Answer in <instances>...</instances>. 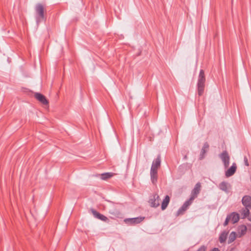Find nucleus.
Instances as JSON below:
<instances>
[{
  "instance_id": "obj_1",
  "label": "nucleus",
  "mask_w": 251,
  "mask_h": 251,
  "mask_svg": "<svg viewBox=\"0 0 251 251\" xmlns=\"http://www.w3.org/2000/svg\"><path fill=\"white\" fill-rule=\"evenodd\" d=\"M46 10L45 8V6L42 3H38L35 5V18L37 25L42 22L46 21L47 17L46 16Z\"/></svg>"
},
{
  "instance_id": "obj_2",
  "label": "nucleus",
  "mask_w": 251,
  "mask_h": 251,
  "mask_svg": "<svg viewBox=\"0 0 251 251\" xmlns=\"http://www.w3.org/2000/svg\"><path fill=\"white\" fill-rule=\"evenodd\" d=\"M205 80L204 72L201 69L200 71L197 83L198 94L200 96L203 94Z\"/></svg>"
},
{
  "instance_id": "obj_3",
  "label": "nucleus",
  "mask_w": 251,
  "mask_h": 251,
  "mask_svg": "<svg viewBox=\"0 0 251 251\" xmlns=\"http://www.w3.org/2000/svg\"><path fill=\"white\" fill-rule=\"evenodd\" d=\"M159 196L157 194H154L150 196L149 202L152 207L156 208L160 205Z\"/></svg>"
},
{
  "instance_id": "obj_4",
  "label": "nucleus",
  "mask_w": 251,
  "mask_h": 251,
  "mask_svg": "<svg viewBox=\"0 0 251 251\" xmlns=\"http://www.w3.org/2000/svg\"><path fill=\"white\" fill-rule=\"evenodd\" d=\"M219 157L224 163L225 168H227L229 165L230 156L226 151H223L219 154Z\"/></svg>"
},
{
  "instance_id": "obj_5",
  "label": "nucleus",
  "mask_w": 251,
  "mask_h": 251,
  "mask_svg": "<svg viewBox=\"0 0 251 251\" xmlns=\"http://www.w3.org/2000/svg\"><path fill=\"white\" fill-rule=\"evenodd\" d=\"M201 184L200 182H198L195 185L194 189L192 190L191 193L190 199L191 200H193L198 197V195L199 194L201 191Z\"/></svg>"
},
{
  "instance_id": "obj_6",
  "label": "nucleus",
  "mask_w": 251,
  "mask_h": 251,
  "mask_svg": "<svg viewBox=\"0 0 251 251\" xmlns=\"http://www.w3.org/2000/svg\"><path fill=\"white\" fill-rule=\"evenodd\" d=\"M90 210L95 218L106 223H108L109 222V219L107 217L100 214L94 209L91 208Z\"/></svg>"
},
{
  "instance_id": "obj_7",
  "label": "nucleus",
  "mask_w": 251,
  "mask_h": 251,
  "mask_svg": "<svg viewBox=\"0 0 251 251\" xmlns=\"http://www.w3.org/2000/svg\"><path fill=\"white\" fill-rule=\"evenodd\" d=\"M145 219L144 217H138L132 218H127L125 220V222L127 224L130 225H134L140 223Z\"/></svg>"
},
{
  "instance_id": "obj_8",
  "label": "nucleus",
  "mask_w": 251,
  "mask_h": 251,
  "mask_svg": "<svg viewBox=\"0 0 251 251\" xmlns=\"http://www.w3.org/2000/svg\"><path fill=\"white\" fill-rule=\"evenodd\" d=\"M34 97L42 104L45 105H48L49 104V102L48 100L43 94L39 93H36L34 94Z\"/></svg>"
},
{
  "instance_id": "obj_9",
  "label": "nucleus",
  "mask_w": 251,
  "mask_h": 251,
  "mask_svg": "<svg viewBox=\"0 0 251 251\" xmlns=\"http://www.w3.org/2000/svg\"><path fill=\"white\" fill-rule=\"evenodd\" d=\"M209 145L207 142H205L201 150V153L199 156V159L202 160L205 157L206 152L208 151Z\"/></svg>"
},
{
  "instance_id": "obj_10",
  "label": "nucleus",
  "mask_w": 251,
  "mask_h": 251,
  "mask_svg": "<svg viewBox=\"0 0 251 251\" xmlns=\"http://www.w3.org/2000/svg\"><path fill=\"white\" fill-rule=\"evenodd\" d=\"M243 205L245 207L251 209V197L250 196H244L242 199Z\"/></svg>"
},
{
  "instance_id": "obj_11",
  "label": "nucleus",
  "mask_w": 251,
  "mask_h": 251,
  "mask_svg": "<svg viewBox=\"0 0 251 251\" xmlns=\"http://www.w3.org/2000/svg\"><path fill=\"white\" fill-rule=\"evenodd\" d=\"M237 169L236 164L235 163H233L232 166L227 169L225 172V175L226 177H229L233 176L235 173Z\"/></svg>"
},
{
  "instance_id": "obj_12",
  "label": "nucleus",
  "mask_w": 251,
  "mask_h": 251,
  "mask_svg": "<svg viewBox=\"0 0 251 251\" xmlns=\"http://www.w3.org/2000/svg\"><path fill=\"white\" fill-rule=\"evenodd\" d=\"M109 213L112 216L111 218L112 219L121 218L122 217L121 212L117 209H110Z\"/></svg>"
},
{
  "instance_id": "obj_13",
  "label": "nucleus",
  "mask_w": 251,
  "mask_h": 251,
  "mask_svg": "<svg viewBox=\"0 0 251 251\" xmlns=\"http://www.w3.org/2000/svg\"><path fill=\"white\" fill-rule=\"evenodd\" d=\"M151 178L152 183L153 184H155L157 181V170H155L153 168L151 169Z\"/></svg>"
},
{
  "instance_id": "obj_14",
  "label": "nucleus",
  "mask_w": 251,
  "mask_h": 251,
  "mask_svg": "<svg viewBox=\"0 0 251 251\" xmlns=\"http://www.w3.org/2000/svg\"><path fill=\"white\" fill-rule=\"evenodd\" d=\"M161 164V156L159 154L157 156V157L153 160L151 169L153 168L155 170H158V168L160 166Z\"/></svg>"
},
{
  "instance_id": "obj_15",
  "label": "nucleus",
  "mask_w": 251,
  "mask_h": 251,
  "mask_svg": "<svg viewBox=\"0 0 251 251\" xmlns=\"http://www.w3.org/2000/svg\"><path fill=\"white\" fill-rule=\"evenodd\" d=\"M227 216H229V219L233 224L238 222L239 220V215L236 212H232Z\"/></svg>"
},
{
  "instance_id": "obj_16",
  "label": "nucleus",
  "mask_w": 251,
  "mask_h": 251,
  "mask_svg": "<svg viewBox=\"0 0 251 251\" xmlns=\"http://www.w3.org/2000/svg\"><path fill=\"white\" fill-rule=\"evenodd\" d=\"M228 186L229 187L230 185L227 182H225V181H223L219 184V188L221 190L225 191V192L227 193L229 192V190H228Z\"/></svg>"
},
{
  "instance_id": "obj_17",
  "label": "nucleus",
  "mask_w": 251,
  "mask_h": 251,
  "mask_svg": "<svg viewBox=\"0 0 251 251\" xmlns=\"http://www.w3.org/2000/svg\"><path fill=\"white\" fill-rule=\"evenodd\" d=\"M170 201V197L168 195H166L165 197V199L163 200L161 204V209L162 210H165L167 208L168 205Z\"/></svg>"
},
{
  "instance_id": "obj_18",
  "label": "nucleus",
  "mask_w": 251,
  "mask_h": 251,
  "mask_svg": "<svg viewBox=\"0 0 251 251\" xmlns=\"http://www.w3.org/2000/svg\"><path fill=\"white\" fill-rule=\"evenodd\" d=\"M228 232L226 231H223L220 235L219 241L221 243H224L227 238Z\"/></svg>"
},
{
  "instance_id": "obj_19",
  "label": "nucleus",
  "mask_w": 251,
  "mask_h": 251,
  "mask_svg": "<svg viewBox=\"0 0 251 251\" xmlns=\"http://www.w3.org/2000/svg\"><path fill=\"white\" fill-rule=\"evenodd\" d=\"M250 209V208L245 207L242 208L241 211V214L243 216V218H245L249 216Z\"/></svg>"
},
{
  "instance_id": "obj_20",
  "label": "nucleus",
  "mask_w": 251,
  "mask_h": 251,
  "mask_svg": "<svg viewBox=\"0 0 251 251\" xmlns=\"http://www.w3.org/2000/svg\"><path fill=\"white\" fill-rule=\"evenodd\" d=\"M236 238V233L234 231H232L229 234L228 240V243L230 244L232 243Z\"/></svg>"
},
{
  "instance_id": "obj_21",
  "label": "nucleus",
  "mask_w": 251,
  "mask_h": 251,
  "mask_svg": "<svg viewBox=\"0 0 251 251\" xmlns=\"http://www.w3.org/2000/svg\"><path fill=\"white\" fill-rule=\"evenodd\" d=\"M247 232V227L245 225H242L239 226V233L240 234V237L242 235H245Z\"/></svg>"
},
{
  "instance_id": "obj_22",
  "label": "nucleus",
  "mask_w": 251,
  "mask_h": 251,
  "mask_svg": "<svg viewBox=\"0 0 251 251\" xmlns=\"http://www.w3.org/2000/svg\"><path fill=\"white\" fill-rule=\"evenodd\" d=\"M113 176V173H105L101 175V178L103 180H106L111 177Z\"/></svg>"
},
{
  "instance_id": "obj_23",
  "label": "nucleus",
  "mask_w": 251,
  "mask_h": 251,
  "mask_svg": "<svg viewBox=\"0 0 251 251\" xmlns=\"http://www.w3.org/2000/svg\"><path fill=\"white\" fill-rule=\"evenodd\" d=\"M193 201V200H191L190 198L188 200L186 201L182 206L187 209L188 207L192 204Z\"/></svg>"
},
{
  "instance_id": "obj_24",
  "label": "nucleus",
  "mask_w": 251,
  "mask_h": 251,
  "mask_svg": "<svg viewBox=\"0 0 251 251\" xmlns=\"http://www.w3.org/2000/svg\"><path fill=\"white\" fill-rule=\"evenodd\" d=\"M187 209L185 208L184 207L181 206V207L177 210L176 212V216H178L180 215L183 214L184 212Z\"/></svg>"
},
{
  "instance_id": "obj_25",
  "label": "nucleus",
  "mask_w": 251,
  "mask_h": 251,
  "mask_svg": "<svg viewBox=\"0 0 251 251\" xmlns=\"http://www.w3.org/2000/svg\"><path fill=\"white\" fill-rule=\"evenodd\" d=\"M187 209L185 208L184 207L181 206V207L177 210L176 212V216H178L180 215L183 214L184 212Z\"/></svg>"
},
{
  "instance_id": "obj_26",
  "label": "nucleus",
  "mask_w": 251,
  "mask_h": 251,
  "mask_svg": "<svg viewBox=\"0 0 251 251\" xmlns=\"http://www.w3.org/2000/svg\"><path fill=\"white\" fill-rule=\"evenodd\" d=\"M244 164L246 166H249V163L248 162V158L247 156H244Z\"/></svg>"
},
{
  "instance_id": "obj_27",
  "label": "nucleus",
  "mask_w": 251,
  "mask_h": 251,
  "mask_svg": "<svg viewBox=\"0 0 251 251\" xmlns=\"http://www.w3.org/2000/svg\"><path fill=\"white\" fill-rule=\"evenodd\" d=\"M230 221V219H229V216H227L226 219V220L223 224L224 226H226L228 224V222Z\"/></svg>"
},
{
  "instance_id": "obj_28",
  "label": "nucleus",
  "mask_w": 251,
  "mask_h": 251,
  "mask_svg": "<svg viewBox=\"0 0 251 251\" xmlns=\"http://www.w3.org/2000/svg\"><path fill=\"white\" fill-rule=\"evenodd\" d=\"M206 249V247L203 245L201 246L199 249L197 250V251H205Z\"/></svg>"
},
{
  "instance_id": "obj_29",
  "label": "nucleus",
  "mask_w": 251,
  "mask_h": 251,
  "mask_svg": "<svg viewBox=\"0 0 251 251\" xmlns=\"http://www.w3.org/2000/svg\"><path fill=\"white\" fill-rule=\"evenodd\" d=\"M211 251H220L218 248H214Z\"/></svg>"
},
{
  "instance_id": "obj_30",
  "label": "nucleus",
  "mask_w": 251,
  "mask_h": 251,
  "mask_svg": "<svg viewBox=\"0 0 251 251\" xmlns=\"http://www.w3.org/2000/svg\"><path fill=\"white\" fill-rule=\"evenodd\" d=\"M248 219L249 221H250L251 222V215H249Z\"/></svg>"
}]
</instances>
